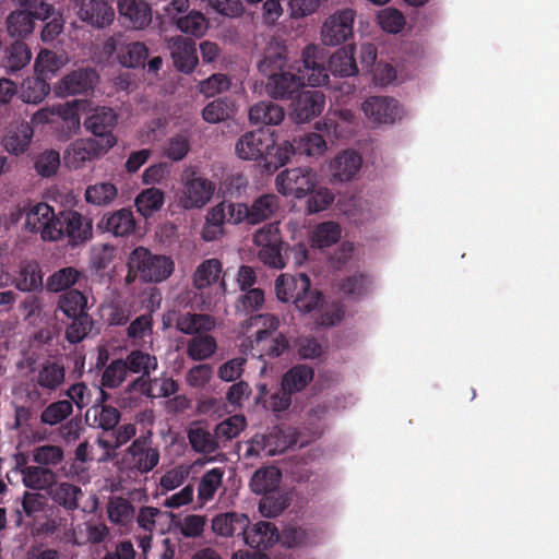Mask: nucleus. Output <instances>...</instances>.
Segmentation results:
<instances>
[{"label":"nucleus","mask_w":559,"mask_h":559,"mask_svg":"<svg viewBox=\"0 0 559 559\" xmlns=\"http://www.w3.org/2000/svg\"><path fill=\"white\" fill-rule=\"evenodd\" d=\"M329 81L323 56L314 45L304 48L301 60L267 76L266 93L274 99H290L305 85L321 86Z\"/></svg>","instance_id":"1"},{"label":"nucleus","mask_w":559,"mask_h":559,"mask_svg":"<svg viewBox=\"0 0 559 559\" xmlns=\"http://www.w3.org/2000/svg\"><path fill=\"white\" fill-rule=\"evenodd\" d=\"M289 145L276 143L275 133L259 128L241 134L235 143V153L242 160L259 162L266 171H275L287 164Z\"/></svg>","instance_id":"2"},{"label":"nucleus","mask_w":559,"mask_h":559,"mask_svg":"<svg viewBox=\"0 0 559 559\" xmlns=\"http://www.w3.org/2000/svg\"><path fill=\"white\" fill-rule=\"evenodd\" d=\"M275 292L281 301H292L304 313L317 310L324 300L319 290L311 288V281L306 273L280 275L275 282Z\"/></svg>","instance_id":"3"},{"label":"nucleus","mask_w":559,"mask_h":559,"mask_svg":"<svg viewBox=\"0 0 559 559\" xmlns=\"http://www.w3.org/2000/svg\"><path fill=\"white\" fill-rule=\"evenodd\" d=\"M247 332L255 328L254 336L250 340L253 355L276 358L288 348V341L283 334L273 336L280 326V320L271 313L251 316L245 324Z\"/></svg>","instance_id":"4"},{"label":"nucleus","mask_w":559,"mask_h":559,"mask_svg":"<svg viewBox=\"0 0 559 559\" xmlns=\"http://www.w3.org/2000/svg\"><path fill=\"white\" fill-rule=\"evenodd\" d=\"M181 193L179 202L186 210L201 209L206 205L214 195L216 186L204 177L194 166L187 167L181 173Z\"/></svg>","instance_id":"5"},{"label":"nucleus","mask_w":559,"mask_h":559,"mask_svg":"<svg viewBox=\"0 0 559 559\" xmlns=\"http://www.w3.org/2000/svg\"><path fill=\"white\" fill-rule=\"evenodd\" d=\"M159 460L160 453L153 443V432L147 430L127 448L122 462L130 472L143 475L152 472L158 465Z\"/></svg>","instance_id":"6"},{"label":"nucleus","mask_w":559,"mask_h":559,"mask_svg":"<svg viewBox=\"0 0 559 559\" xmlns=\"http://www.w3.org/2000/svg\"><path fill=\"white\" fill-rule=\"evenodd\" d=\"M253 243L259 248V260L272 267H285V242L281 238L277 223H270L258 229L253 236Z\"/></svg>","instance_id":"7"},{"label":"nucleus","mask_w":559,"mask_h":559,"mask_svg":"<svg viewBox=\"0 0 559 559\" xmlns=\"http://www.w3.org/2000/svg\"><path fill=\"white\" fill-rule=\"evenodd\" d=\"M131 267L140 271V280L145 283H159L174 271V262L165 255H155L144 247L131 251Z\"/></svg>","instance_id":"8"},{"label":"nucleus","mask_w":559,"mask_h":559,"mask_svg":"<svg viewBox=\"0 0 559 559\" xmlns=\"http://www.w3.org/2000/svg\"><path fill=\"white\" fill-rule=\"evenodd\" d=\"M318 182L317 173L309 167L285 169L276 177L277 191L285 195L304 198L311 192Z\"/></svg>","instance_id":"9"},{"label":"nucleus","mask_w":559,"mask_h":559,"mask_svg":"<svg viewBox=\"0 0 559 559\" xmlns=\"http://www.w3.org/2000/svg\"><path fill=\"white\" fill-rule=\"evenodd\" d=\"M356 12L350 8L336 10L323 23L321 39L325 46H338L354 37Z\"/></svg>","instance_id":"10"},{"label":"nucleus","mask_w":559,"mask_h":559,"mask_svg":"<svg viewBox=\"0 0 559 559\" xmlns=\"http://www.w3.org/2000/svg\"><path fill=\"white\" fill-rule=\"evenodd\" d=\"M57 229L61 238L66 237L71 247L85 243L93 238V223L90 217L74 210L60 211L57 214Z\"/></svg>","instance_id":"11"},{"label":"nucleus","mask_w":559,"mask_h":559,"mask_svg":"<svg viewBox=\"0 0 559 559\" xmlns=\"http://www.w3.org/2000/svg\"><path fill=\"white\" fill-rule=\"evenodd\" d=\"M57 214L47 203H37L25 217V227L32 233H39L45 241L61 239L60 229H57Z\"/></svg>","instance_id":"12"},{"label":"nucleus","mask_w":559,"mask_h":559,"mask_svg":"<svg viewBox=\"0 0 559 559\" xmlns=\"http://www.w3.org/2000/svg\"><path fill=\"white\" fill-rule=\"evenodd\" d=\"M163 323L166 326L174 324L180 333L192 336L210 332L215 326V321L210 314L180 310L169 311Z\"/></svg>","instance_id":"13"},{"label":"nucleus","mask_w":559,"mask_h":559,"mask_svg":"<svg viewBox=\"0 0 559 559\" xmlns=\"http://www.w3.org/2000/svg\"><path fill=\"white\" fill-rule=\"evenodd\" d=\"M114 146L115 141L112 139H109L107 143L94 139H79L66 151L64 160L69 167L78 169L84 163L99 157Z\"/></svg>","instance_id":"14"},{"label":"nucleus","mask_w":559,"mask_h":559,"mask_svg":"<svg viewBox=\"0 0 559 559\" xmlns=\"http://www.w3.org/2000/svg\"><path fill=\"white\" fill-rule=\"evenodd\" d=\"M98 74L94 69H78L64 75L55 86L59 96L87 95L94 90Z\"/></svg>","instance_id":"15"},{"label":"nucleus","mask_w":559,"mask_h":559,"mask_svg":"<svg viewBox=\"0 0 559 559\" xmlns=\"http://www.w3.org/2000/svg\"><path fill=\"white\" fill-rule=\"evenodd\" d=\"M168 49L176 69L189 74L195 69L199 59L195 41L188 37L175 36L168 40Z\"/></svg>","instance_id":"16"},{"label":"nucleus","mask_w":559,"mask_h":559,"mask_svg":"<svg viewBox=\"0 0 559 559\" xmlns=\"http://www.w3.org/2000/svg\"><path fill=\"white\" fill-rule=\"evenodd\" d=\"M362 109L369 118L378 123H394L401 119L403 110L399 102L392 97L372 96L365 100Z\"/></svg>","instance_id":"17"},{"label":"nucleus","mask_w":559,"mask_h":559,"mask_svg":"<svg viewBox=\"0 0 559 559\" xmlns=\"http://www.w3.org/2000/svg\"><path fill=\"white\" fill-rule=\"evenodd\" d=\"M117 119L118 117L114 109L99 107L86 118L84 127L95 135V140L107 143L109 139H112L116 144L117 139L112 134V131L117 124Z\"/></svg>","instance_id":"18"},{"label":"nucleus","mask_w":559,"mask_h":559,"mask_svg":"<svg viewBox=\"0 0 559 559\" xmlns=\"http://www.w3.org/2000/svg\"><path fill=\"white\" fill-rule=\"evenodd\" d=\"M325 104V97L320 91H304L294 99L292 116L298 123L307 122L318 117Z\"/></svg>","instance_id":"19"},{"label":"nucleus","mask_w":559,"mask_h":559,"mask_svg":"<svg viewBox=\"0 0 559 559\" xmlns=\"http://www.w3.org/2000/svg\"><path fill=\"white\" fill-rule=\"evenodd\" d=\"M79 16L94 27L103 28L114 21L110 0H82Z\"/></svg>","instance_id":"20"},{"label":"nucleus","mask_w":559,"mask_h":559,"mask_svg":"<svg viewBox=\"0 0 559 559\" xmlns=\"http://www.w3.org/2000/svg\"><path fill=\"white\" fill-rule=\"evenodd\" d=\"M246 545L252 549L266 550L280 539L278 530L272 522L260 521L250 525L242 535Z\"/></svg>","instance_id":"21"},{"label":"nucleus","mask_w":559,"mask_h":559,"mask_svg":"<svg viewBox=\"0 0 559 559\" xmlns=\"http://www.w3.org/2000/svg\"><path fill=\"white\" fill-rule=\"evenodd\" d=\"M118 11L134 29H144L152 22V9L146 0H119Z\"/></svg>","instance_id":"22"},{"label":"nucleus","mask_w":559,"mask_h":559,"mask_svg":"<svg viewBox=\"0 0 559 559\" xmlns=\"http://www.w3.org/2000/svg\"><path fill=\"white\" fill-rule=\"evenodd\" d=\"M250 525L248 515L238 512L217 514L212 520V530L222 537L242 536Z\"/></svg>","instance_id":"23"},{"label":"nucleus","mask_w":559,"mask_h":559,"mask_svg":"<svg viewBox=\"0 0 559 559\" xmlns=\"http://www.w3.org/2000/svg\"><path fill=\"white\" fill-rule=\"evenodd\" d=\"M278 207V199L274 194H263L259 197L251 206L238 203L236 209L238 214L248 215V223L259 224L269 219Z\"/></svg>","instance_id":"24"},{"label":"nucleus","mask_w":559,"mask_h":559,"mask_svg":"<svg viewBox=\"0 0 559 559\" xmlns=\"http://www.w3.org/2000/svg\"><path fill=\"white\" fill-rule=\"evenodd\" d=\"M97 227L116 237L130 235L135 228V219L131 210L121 209L103 216Z\"/></svg>","instance_id":"25"},{"label":"nucleus","mask_w":559,"mask_h":559,"mask_svg":"<svg viewBox=\"0 0 559 559\" xmlns=\"http://www.w3.org/2000/svg\"><path fill=\"white\" fill-rule=\"evenodd\" d=\"M287 47L284 41L273 38L264 49L263 58L258 62L259 71L269 76L286 69Z\"/></svg>","instance_id":"26"},{"label":"nucleus","mask_w":559,"mask_h":559,"mask_svg":"<svg viewBox=\"0 0 559 559\" xmlns=\"http://www.w3.org/2000/svg\"><path fill=\"white\" fill-rule=\"evenodd\" d=\"M283 145H289L287 154V163L290 157L299 154L307 156L322 155L326 150V142L324 138L319 133H307L299 138H295L293 141H283Z\"/></svg>","instance_id":"27"},{"label":"nucleus","mask_w":559,"mask_h":559,"mask_svg":"<svg viewBox=\"0 0 559 559\" xmlns=\"http://www.w3.org/2000/svg\"><path fill=\"white\" fill-rule=\"evenodd\" d=\"M285 118L284 108L271 100H261L249 109L251 124L277 126Z\"/></svg>","instance_id":"28"},{"label":"nucleus","mask_w":559,"mask_h":559,"mask_svg":"<svg viewBox=\"0 0 559 559\" xmlns=\"http://www.w3.org/2000/svg\"><path fill=\"white\" fill-rule=\"evenodd\" d=\"M66 379V368L63 364L56 360H46L37 369L35 382L38 386L47 391H55Z\"/></svg>","instance_id":"29"},{"label":"nucleus","mask_w":559,"mask_h":559,"mask_svg":"<svg viewBox=\"0 0 559 559\" xmlns=\"http://www.w3.org/2000/svg\"><path fill=\"white\" fill-rule=\"evenodd\" d=\"M361 167V157L355 151H343L331 163L334 178L340 181H348L354 178Z\"/></svg>","instance_id":"30"},{"label":"nucleus","mask_w":559,"mask_h":559,"mask_svg":"<svg viewBox=\"0 0 559 559\" xmlns=\"http://www.w3.org/2000/svg\"><path fill=\"white\" fill-rule=\"evenodd\" d=\"M109 527L100 521L88 520L79 525L74 532V543L79 546L98 545L109 537Z\"/></svg>","instance_id":"31"},{"label":"nucleus","mask_w":559,"mask_h":559,"mask_svg":"<svg viewBox=\"0 0 559 559\" xmlns=\"http://www.w3.org/2000/svg\"><path fill=\"white\" fill-rule=\"evenodd\" d=\"M49 496L55 503L67 511H74L79 508L83 491L79 486L71 483H55L49 489Z\"/></svg>","instance_id":"32"},{"label":"nucleus","mask_w":559,"mask_h":559,"mask_svg":"<svg viewBox=\"0 0 559 559\" xmlns=\"http://www.w3.org/2000/svg\"><path fill=\"white\" fill-rule=\"evenodd\" d=\"M354 51L355 47L353 45H348L341 48L330 57L329 70L332 74L346 78L358 73Z\"/></svg>","instance_id":"33"},{"label":"nucleus","mask_w":559,"mask_h":559,"mask_svg":"<svg viewBox=\"0 0 559 559\" xmlns=\"http://www.w3.org/2000/svg\"><path fill=\"white\" fill-rule=\"evenodd\" d=\"M107 515L115 525L128 526L134 521L135 508L127 498L114 496L107 502Z\"/></svg>","instance_id":"34"},{"label":"nucleus","mask_w":559,"mask_h":559,"mask_svg":"<svg viewBox=\"0 0 559 559\" xmlns=\"http://www.w3.org/2000/svg\"><path fill=\"white\" fill-rule=\"evenodd\" d=\"M313 377L314 371L311 367L299 364L283 374L281 386L294 394L302 391L313 380Z\"/></svg>","instance_id":"35"},{"label":"nucleus","mask_w":559,"mask_h":559,"mask_svg":"<svg viewBox=\"0 0 559 559\" xmlns=\"http://www.w3.org/2000/svg\"><path fill=\"white\" fill-rule=\"evenodd\" d=\"M282 473L275 466H266L257 469L251 477L250 488L254 493L267 495L278 489Z\"/></svg>","instance_id":"36"},{"label":"nucleus","mask_w":559,"mask_h":559,"mask_svg":"<svg viewBox=\"0 0 559 559\" xmlns=\"http://www.w3.org/2000/svg\"><path fill=\"white\" fill-rule=\"evenodd\" d=\"M216 349V340L206 332L194 335L187 342L186 354L191 360L202 361L211 358Z\"/></svg>","instance_id":"37"},{"label":"nucleus","mask_w":559,"mask_h":559,"mask_svg":"<svg viewBox=\"0 0 559 559\" xmlns=\"http://www.w3.org/2000/svg\"><path fill=\"white\" fill-rule=\"evenodd\" d=\"M33 134L29 123L21 122L2 139V146L14 155L23 154L28 148Z\"/></svg>","instance_id":"38"},{"label":"nucleus","mask_w":559,"mask_h":559,"mask_svg":"<svg viewBox=\"0 0 559 559\" xmlns=\"http://www.w3.org/2000/svg\"><path fill=\"white\" fill-rule=\"evenodd\" d=\"M23 483L31 489H47L56 483L57 474L44 466H26L22 469Z\"/></svg>","instance_id":"39"},{"label":"nucleus","mask_w":559,"mask_h":559,"mask_svg":"<svg viewBox=\"0 0 559 559\" xmlns=\"http://www.w3.org/2000/svg\"><path fill=\"white\" fill-rule=\"evenodd\" d=\"M223 477L224 471L221 467L209 469L202 475L198 485V502L200 506H204L214 499L216 491L223 485Z\"/></svg>","instance_id":"40"},{"label":"nucleus","mask_w":559,"mask_h":559,"mask_svg":"<svg viewBox=\"0 0 559 559\" xmlns=\"http://www.w3.org/2000/svg\"><path fill=\"white\" fill-rule=\"evenodd\" d=\"M5 52V62H2V68L5 69L8 74H14L23 70L32 59L29 48L21 40H15Z\"/></svg>","instance_id":"41"},{"label":"nucleus","mask_w":559,"mask_h":559,"mask_svg":"<svg viewBox=\"0 0 559 559\" xmlns=\"http://www.w3.org/2000/svg\"><path fill=\"white\" fill-rule=\"evenodd\" d=\"M57 309L68 319L87 313V297L78 289H70L59 296Z\"/></svg>","instance_id":"42"},{"label":"nucleus","mask_w":559,"mask_h":559,"mask_svg":"<svg viewBox=\"0 0 559 559\" xmlns=\"http://www.w3.org/2000/svg\"><path fill=\"white\" fill-rule=\"evenodd\" d=\"M128 372L151 376L158 367L157 358L141 349L131 350L123 359Z\"/></svg>","instance_id":"43"},{"label":"nucleus","mask_w":559,"mask_h":559,"mask_svg":"<svg viewBox=\"0 0 559 559\" xmlns=\"http://www.w3.org/2000/svg\"><path fill=\"white\" fill-rule=\"evenodd\" d=\"M73 413L72 402L59 400L48 404L40 413V423L45 426L63 424Z\"/></svg>","instance_id":"44"},{"label":"nucleus","mask_w":559,"mask_h":559,"mask_svg":"<svg viewBox=\"0 0 559 559\" xmlns=\"http://www.w3.org/2000/svg\"><path fill=\"white\" fill-rule=\"evenodd\" d=\"M81 277V272L73 266L62 267L48 276L46 288L52 293L68 292Z\"/></svg>","instance_id":"45"},{"label":"nucleus","mask_w":559,"mask_h":559,"mask_svg":"<svg viewBox=\"0 0 559 559\" xmlns=\"http://www.w3.org/2000/svg\"><path fill=\"white\" fill-rule=\"evenodd\" d=\"M43 76L27 78L21 84V98L24 103L38 104L50 92V86Z\"/></svg>","instance_id":"46"},{"label":"nucleus","mask_w":559,"mask_h":559,"mask_svg":"<svg viewBox=\"0 0 559 559\" xmlns=\"http://www.w3.org/2000/svg\"><path fill=\"white\" fill-rule=\"evenodd\" d=\"M165 201L164 192L155 187L143 190L135 198V206L138 212L143 216H151L154 212L160 210Z\"/></svg>","instance_id":"47"},{"label":"nucleus","mask_w":559,"mask_h":559,"mask_svg":"<svg viewBox=\"0 0 559 559\" xmlns=\"http://www.w3.org/2000/svg\"><path fill=\"white\" fill-rule=\"evenodd\" d=\"M341 226L335 222H323L312 233L311 242L317 248H328L336 243L341 238Z\"/></svg>","instance_id":"48"},{"label":"nucleus","mask_w":559,"mask_h":559,"mask_svg":"<svg viewBox=\"0 0 559 559\" xmlns=\"http://www.w3.org/2000/svg\"><path fill=\"white\" fill-rule=\"evenodd\" d=\"M33 29L34 21L27 10L14 11L7 17V31L12 37L24 38Z\"/></svg>","instance_id":"49"},{"label":"nucleus","mask_w":559,"mask_h":559,"mask_svg":"<svg viewBox=\"0 0 559 559\" xmlns=\"http://www.w3.org/2000/svg\"><path fill=\"white\" fill-rule=\"evenodd\" d=\"M16 287L22 292H32L43 287V273L37 262H28L21 267Z\"/></svg>","instance_id":"50"},{"label":"nucleus","mask_w":559,"mask_h":559,"mask_svg":"<svg viewBox=\"0 0 559 559\" xmlns=\"http://www.w3.org/2000/svg\"><path fill=\"white\" fill-rule=\"evenodd\" d=\"M222 272V263L217 259L203 261L195 270L193 276L194 286L198 289L209 287L215 283Z\"/></svg>","instance_id":"51"},{"label":"nucleus","mask_w":559,"mask_h":559,"mask_svg":"<svg viewBox=\"0 0 559 559\" xmlns=\"http://www.w3.org/2000/svg\"><path fill=\"white\" fill-rule=\"evenodd\" d=\"M188 439L192 449L199 453H214L219 448L215 433L212 435L203 427L191 428Z\"/></svg>","instance_id":"52"},{"label":"nucleus","mask_w":559,"mask_h":559,"mask_svg":"<svg viewBox=\"0 0 559 559\" xmlns=\"http://www.w3.org/2000/svg\"><path fill=\"white\" fill-rule=\"evenodd\" d=\"M69 319L71 323L67 326L66 337L71 344L80 343L92 331L94 321L88 312Z\"/></svg>","instance_id":"53"},{"label":"nucleus","mask_w":559,"mask_h":559,"mask_svg":"<svg viewBox=\"0 0 559 559\" xmlns=\"http://www.w3.org/2000/svg\"><path fill=\"white\" fill-rule=\"evenodd\" d=\"M63 62L62 56L51 50L43 49L36 57L35 70L38 75L49 79L63 66Z\"/></svg>","instance_id":"54"},{"label":"nucleus","mask_w":559,"mask_h":559,"mask_svg":"<svg viewBox=\"0 0 559 559\" xmlns=\"http://www.w3.org/2000/svg\"><path fill=\"white\" fill-rule=\"evenodd\" d=\"M176 25L186 34L201 37L205 34L209 23L201 12L191 11L187 15L178 17Z\"/></svg>","instance_id":"55"},{"label":"nucleus","mask_w":559,"mask_h":559,"mask_svg":"<svg viewBox=\"0 0 559 559\" xmlns=\"http://www.w3.org/2000/svg\"><path fill=\"white\" fill-rule=\"evenodd\" d=\"M246 427V418L242 415H234L223 420L215 427L217 442H227L238 437Z\"/></svg>","instance_id":"56"},{"label":"nucleus","mask_w":559,"mask_h":559,"mask_svg":"<svg viewBox=\"0 0 559 559\" xmlns=\"http://www.w3.org/2000/svg\"><path fill=\"white\" fill-rule=\"evenodd\" d=\"M370 283L367 275L355 273L343 278L338 285V289L348 297L359 298L368 292Z\"/></svg>","instance_id":"57"},{"label":"nucleus","mask_w":559,"mask_h":559,"mask_svg":"<svg viewBox=\"0 0 559 559\" xmlns=\"http://www.w3.org/2000/svg\"><path fill=\"white\" fill-rule=\"evenodd\" d=\"M117 197V188L110 182H99L87 187L85 200L95 205H107Z\"/></svg>","instance_id":"58"},{"label":"nucleus","mask_w":559,"mask_h":559,"mask_svg":"<svg viewBox=\"0 0 559 559\" xmlns=\"http://www.w3.org/2000/svg\"><path fill=\"white\" fill-rule=\"evenodd\" d=\"M60 166V154L56 150H46L39 153L34 159L36 173L45 178L56 175Z\"/></svg>","instance_id":"59"},{"label":"nucleus","mask_w":559,"mask_h":559,"mask_svg":"<svg viewBox=\"0 0 559 559\" xmlns=\"http://www.w3.org/2000/svg\"><path fill=\"white\" fill-rule=\"evenodd\" d=\"M233 108L227 98H217L209 103L202 110V117L206 122L217 123L230 118Z\"/></svg>","instance_id":"60"},{"label":"nucleus","mask_w":559,"mask_h":559,"mask_svg":"<svg viewBox=\"0 0 559 559\" xmlns=\"http://www.w3.org/2000/svg\"><path fill=\"white\" fill-rule=\"evenodd\" d=\"M64 457L63 450L59 445L46 444L33 450V460L40 466H57Z\"/></svg>","instance_id":"61"},{"label":"nucleus","mask_w":559,"mask_h":559,"mask_svg":"<svg viewBox=\"0 0 559 559\" xmlns=\"http://www.w3.org/2000/svg\"><path fill=\"white\" fill-rule=\"evenodd\" d=\"M127 373L123 359H114L103 371L102 385L108 389L118 388L126 380Z\"/></svg>","instance_id":"62"},{"label":"nucleus","mask_w":559,"mask_h":559,"mask_svg":"<svg viewBox=\"0 0 559 559\" xmlns=\"http://www.w3.org/2000/svg\"><path fill=\"white\" fill-rule=\"evenodd\" d=\"M262 496L259 503V511L265 518L277 516L287 507V501L278 489Z\"/></svg>","instance_id":"63"},{"label":"nucleus","mask_w":559,"mask_h":559,"mask_svg":"<svg viewBox=\"0 0 559 559\" xmlns=\"http://www.w3.org/2000/svg\"><path fill=\"white\" fill-rule=\"evenodd\" d=\"M94 412V421L106 431L114 430L121 417L119 409L110 405H95Z\"/></svg>","instance_id":"64"}]
</instances>
